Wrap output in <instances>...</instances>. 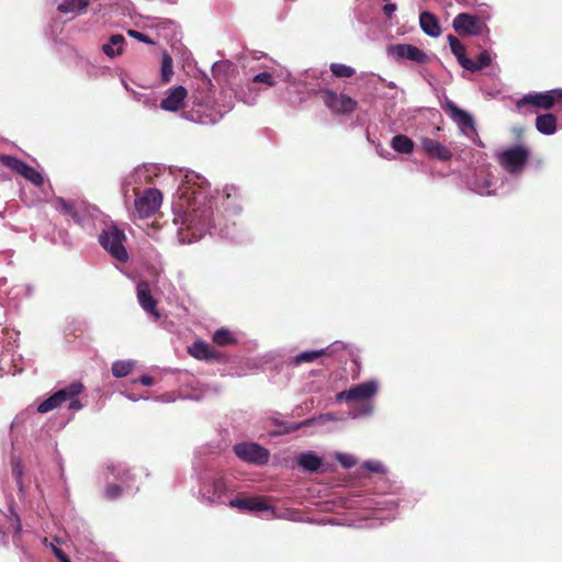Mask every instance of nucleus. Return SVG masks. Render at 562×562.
<instances>
[{
    "label": "nucleus",
    "mask_w": 562,
    "mask_h": 562,
    "mask_svg": "<svg viewBox=\"0 0 562 562\" xmlns=\"http://www.w3.org/2000/svg\"><path fill=\"white\" fill-rule=\"evenodd\" d=\"M207 180L194 171H187L172 203L173 222L181 244L199 240L206 233L223 238L238 237L237 223L228 217L240 213L238 190L226 186L216 196H209Z\"/></svg>",
    "instance_id": "nucleus-1"
},
{
    "label": "nucleus",
    "mask_w": 562,
    "mask_h": 562,
    "mask_svg": "<svg viewBox=\"0 0 562 562\" xmlns=\"http://www.w3.org/2000/svg\"><path fill=\"white\" fill-rule=\"evenodd\" d=\"M53 207L63 215L70 216L86 232L92 234L100 224L105 223V215L97 207L85 201H68L57 196L52 202Z\"/></svg>",
    "instance_id": "nucleus-2"
},
{
    "label": "nucleus",
    "mask_w": 562,
    "mask_h": 562,
    "mask_svg": "<svg viewBox=\"0 0 562 562\" xmlns=\"http://www.w3.org/2000/svg\"><path fill=\"white\" fill-rule=\"evenodd\" d=\"M378 391L379 382L372 379L337 393L336 400L353 404L348 415L350 418L357 419L372 415L374 405L371 400L376 395Z\"/></svg>",
    "instance_id": "nucleus-3"
},
{
    "label": "nucleus",
    "mask_w": 562,
    "mask_h": 562,
    "mask_svg": "<svg viewBox=\"0 0 562 562\" xmlns=\"http://www.w3.org/2000/svg\"><path fill=\"white\" fill-rule=\"evenodd\" d=\"M198 498L202 504L218 506L226 504L229 487L225 475L214 469L207 468L199 475Z\"/></svg>",
    "instance_id": "nucleus-4"
},
{
    "label": "nucleus",
    "mask_w": 562,
    "mask_h": 562,
    "mask_svg": "<svg viewBox=\"0 0 562 562\" xmlns=\"http://www.w3.org/2000/svg\"><path fill=\"white\" fill-rule=\"evenodd\" d=\"M100 246L116 261L125 263L130 256L126 249L127 237L114 223L105 224L98 235Z\"/></svg>",
    "instance_id": "nucleus-5"
},
{
    "label": "nucleus",
    "mask_w": 562,
    "mask_h": 562,
    "mask_svg": "<svg viewBox=\"0 0 562 562\" xmlns=\"http://www.w3.org/2000/svg\"><path fill=\"white\" fill-rule=\"evenodd\" d=\"M83 385L80 382H72L67 386L56 391L48 398L44 400L38 406L37 412L45 414L54 408L67 405L68 409L80 411L83 405L79 400V394L82 392Z\"/></svg>",
    "instance_id": "nucleus-6"
},
{
    "label": "nucleus",
    "mask_w": 562,
    "mask_h": 562,
    "mask_svg": "<svg viewBox=\"0 0 562 562\" xmlns=\"http://www.w3.org/2000/svg\"><path fill=\"white\" fill-rule=\"evenodd\" d=\"M491 18L487 10H482L480 15L459 13L452 21V26L459 35H480L486 29L485 21Z\"/></svg>",
    "instance_id": "nucleus-7"
},
{
    "label": "nucleus",
    "mask_w": 562,
    "mask_h": 562,
    "mask_svg": "<svg viewBox=\"0 0 562 562\" xmlns=\"http://www.w3.org/2000/svg\"><path fill=\"white\" fill-rule=\"evenodd\" d=\"M530 151L526 146L516 145L499 151L497 155L501 166L510 175L520 173L527 164Z\"/></svg>",
    "instance_id": "nucleus-8"
},
{
    "label": "nucleus",
    "mask_w": 562,
    "mask_h": 562,
    "mask_svg": "<svg viewBox=\"0 0 562 562\" xmlns=\"http://www.w3.org/2000/svg\"><path fill=\"white\" fill-rule=\"evenodd\" d=\"M472 191L480 195L504 194L509 191L505 188V183L496 184L493 175L487 168L475 171L473 180L470 182Z\"/></svg>",
    "instance_id": "nucleus-9"
},
{
    "label": "nucleus",
    "mask_w": 562,
    "mask_h": 562,
    "mask_svg": "<svg viewBox=\"0 0 562 562\" xmlns=\"http://www.w3.org/2000/svg\"><path fill=\"white\" fill-rule=\"evenodd\" d=\"M233 451L244 462L263 465L270 458V452L257 442H238L233 446Z\"/></svg>",
    "instance_id": "nucleus-10"
},
{
    "label": "nucleus",
    "mask_w": 562,
    "mask_h": 562,
    "mask_svg": "<svg viewBox=\"0 0 562 562\" xmlns=\"http://www.w3.org/2000/svg\"><path fill=\"white\" fill-rule=\"evenodd\" d=\"M445 111L450 116V119L457 124V126L460 130V133L475 142V138L477 137V132L475 130L473 116L469 112L460 109L454 102L450 100H447L445 104Z\"/></svg>",
    "instance_id": "nucleus-11"
},
{
    "label": "nucleus",
    "mask_w": 562,
    "mask_h": 562,
    "mask_svg": "<svg viewBox=\"0 0 562 562\" xmlns=\"http://www.w3.org/2000/svg\"><path fill=\"white\" fill-rule=\"evenodd\" d=\"M108 469L113 479L121 482V484H108L104 490L105 498L113 501L119 498L123 492L132 490L133 486L130 483L132 475L130 474V470L126 468V465L122 463L112 464Z\"/></svg>",
    "instance_id": "nucleus-12"
},
{
    "label": "nucleus",
    "mask_w": 562,
    "mask_h": 562,
    "mask_svg": "<svg viewBox=\"0 0 562 562\" xmlns=\"http://www.w3.org/2000/svg\"><path fill=\"white\" fill-rule=\"evenodd\" d=\"M162 195L157 189H147L135 199V211L139 218L149 217L160 206Z\"/></svg>",
    "instance_id": "nucleus-13"
},
{
    "label": "nucleus",
    "mask_w": 562,
    "mask_h": 562,
    "mask_svg": "<svg viewBox=\"0 0 562 562\" xmlns=\"http://www.w3.org/2000/svg\"><path fill=\"white\" fill-rule=\"evenodd\" d=\"M324 103L334 113L347 114L351 113L357 108V102L352 98L344 93H336L331 90H326L323 95Z\"/></svg>",
    "instance_id": "nucleus-14"
},
{
    "label": "nucleus",
    "mask_w": 562,
    "mask_h": 562,
    "mask_svg": "<svg viewBox=\"0 0 562 562\" xmlns=\"http://www.w3.org/2000/svg\"><path fill=\"white\" fill-rule=\"evenodd\" d=\"M0 160L4 166L16 171L25 179H27L30 182H32L34 186L41 187L44 183L43 175L33 167L26 165L24 161L8 155L1 156Z\"/></svg>",
    "instance_id": "nucleus-15"
},
{
    "label": "nucleus",
    "mask_w": 562,
    "mask_h": 562,
    "mask_svg": "<svg viewBox=\"0 0 562 562\" xmlns=\"http://www.w3.org/2000/svg\"><path fill=\"white\" fill-rule=\"evenodd\" d=\"M557 103L555 89L544 92L528 93L517 100L516 106L521 110L524 106L531 105L533 108L549 110Z\"/></svg>",
    "instance_id": "nucleus-16"
},
{
    "label": "nucleus",
    "mask_w": 562,
    "mask_h": 562,
    "mask_svg": "<svg viewBox=\"0 0 562 562\" xmlns=\"http://www.w3.org/2000/svg\"><path fill=\"white\" fill-rule=\"evenodd\" d=\"M295 461L303 471L308 473H325L330 469V464L324 462L323 458L312 450L299 453Z\"/></svg>",
    "instance_id": "nucleus-17"
},
{
    "label": "nucleus",
    "mask_w": 562,
    "mask_h": 562,
    "mask_svg": "<svg viewBox=\"0 0 562 562\" xmlns=\"http://www.w3.org/2000/svg\"><path fill=\"white\" fill-rule=\"evenodd\" d=\"M225 505L232 508H236L240 512L250 513H263L272 509V507L266 501L257 497L227 498Z\"/></svg>",
    "instance_id": "nucleus-18"
},
{
    "label": "nucleus",
    "mask_w": 562,
    "mask_h": 562,
    "mask_svg": "<svg viewBox=\"0 0 562 562\" xmlns=\"http://www.w3.org/2000/svg\"><path fill=\"white\" fill-rule=\"evenodd\" d=\"M390 53L396 59L411 60L422 65L427 64L429 59L424 50L411 44L394 45L390 48Z\"/></svg>",
    "instance_id": "nucleus-19"
},
{
    "label": "nucleus",
    "mask_w": 562,
    "mask_h": 562,
    "mask_svg": "<svg viewBox=\"0 0 562 562\" xmlns=\"http://www.w3.org/2000/svg\"><path fill=\"white\" fill-rule=\"evenodd\" d=\"M137 300L142 308L153 316L155 321L160 318L157 310V301L153 297L149 284L146 281H140L136 286Z\"/></svg>",
    "instance_id": "nucleus-20"
},
{
    "label": "nucleus",
    "mask_w": 562,
    "mask_h": 562,
    "mask_svg": "<svg viewBox=\"0 0 562 562\" xmlns=\"http://www.w3.org/2000/svg\"><path fill=\"white\" fill-rule=\"evenodd\" d=\"M342 347L344 344H341L340 341H335L333 345L328 346L325 349L302 351L296 356L289 358L288 363L291 366H300L302 363L313 362L321 356L335 352Z\"/></svg>",
    "instance_id": "nucleus-21"
},
{
    "label": "nucleus",
    "mask_w": 562,
    "mask_h": 562,
    "mask_svg": "<svg viewBox=\"0 0 562 562\" xmlns=\"http://www.w3.org/2000/svg\"><path fill=\"white\" fill-rule=\"evenodd\" d=\"M187 94L188 91L183 86L170 88L167 91L166 98L161 100L160 108L168 112L178 111L180 108H182Z\"/></svg>",
    "instance_id": "nucleus-22"
},
{
    "label": "nucleus",
    "mask_w": 562,
    "mask_h": 562,
    "mask_svg": "<svg viewBox=\"0 0 562 562\" xmlns=\"http://www.w3.org/2000/svg\"><path fill=\"white\" fill-rule=\"evenodd\" d=\"M422 148L427 156L441 161H449L452 158V151L447 146L429 137L422 139Z\"/></svg>",
    "instance_id": "nucleus-23"
},
{
    "label": "nucleus",
    "mask_w": 562,
    "mask_h": 562,
    "mask_svg": "<svg viewBox=\"0 0 562 562\" xmlns=\"http://www.w3.org/2000/svg\"><path fill=\"white\" fill-rule=\"evenodd\" d=\"M337 420H341V418L338 417L335 413H325V414H321V415L312 417V418H307L303 422H300L299 424H289L279 434H291V432H294L303 427L322 426V425H325L326 423L337 422Z\"/></svg>",
    "instance_id": "nucleus-24"
},
{
    "label": "nucleus",
    "mask_w": 562,
    "mask_h": 562,
    "mask_svg": "<svg viewBox=\"0 0 562 562\" xmlns=\"http://www.w3.org/2000/svg\"><path fill=\"white\" fill-rule=\"evenodd\" d=\"M234 108V98L231 90H224L216 101V113L209 119H200L201 124L216 123L225 113Z\"/></svg>",
    "instance_id": "nucleus-25"
},
{
    "label": "nucleus",
    "mask_w": 562,
    "mask_h": 562,
    "mask_svg": "<svg viewBox=\"0 0 562 562\" xmlns=\"http://www.w3.org/2000/svg\"><path fill=\"white\" fill-rule=\"evenodd\" d=\"M189 353L199 360L218 361L222 353L204 341H195L189 347Z\"/></svg>",
    "instance_id": "nucleus-26"
},
{
    "label": "nucleus",
    "mask_w": 562,
    "mask_h": 562,
    "mask_svg": "<svg viewBox=\"0 0 562 562\" xmlns=\"http://www.w3.org/2000/svg\"><path fill=\"white\" fill-rule=\"evenodd\" d=\"M419 25L425 34L430 37H438L441 34L439 21L435 14L424 11L419 15Z\"/></svg>",
    "instance_id": "nucleus-27"
},
{
    "label": "nucleus",
    "mask_w": 562,
    "mask_h": 562,
    "mask_svg": "<svg viewBox=\"0 0 562 562\" xmlns=\"http://www.w3.org/2000/svg\"><path fill=\"white\" fill-rule=\"evenodd\" d=\"M91 0H63L57 5V11L63 14H83L90 5Z\"/></svg>",
    "instance_id": "nucleus-28"
},
{
    "label": "nucleus",
    "mask_w": 562,
    "mask_h": 562,
    "mask_svg": "<svg viewBox=\"0 0 562 562\" xmlns=\"http://www.w3.org/2000/svg\"><path fill=\"white\" fill-rule=\"evenodd\" d=\"M125 37L122 34H113L109 42L102 45V52L110 58H115L123 53Z\"/></svg>",
    "instance_id": "nucleus-29"
},
{
    "label": "nucleus",
    "mask_w": 562,
    "mask_h": 562,
    "mask_svg": "<svg viewBox=\"0 0 562 562\" xmlns=\"http://www.w3.org/2000/svg\"><path fill=\"white\" fill-rule=\"evenodd\" d=\"M536 128L540 134L553 135L557 132V117L551 113L538 115Z\"/></svg>",
    "instance_id": "nucleus-30"
},
{
    "label": "nucleus",
    "mask_w": 562,
    "mask_h": 562,
    "mask_svg": "<svg viewBox=\"0 0 562 562\" xmlns=\"http://www.w3.org/2000/svg\"><path fill=\"white\" fill-rule=\"evenodd\" d=\"M464 69L469 71H479L492 63V55L488 50H482L476 60H472L471 58H464Z\"/></svg>",
    "instance_id": "nucleus-31"
},
{
    "label": "nucleus",
    "mask_w": 562,
    "mask_h": 562,
    "mask_svg": "<svg viewBox=\"0 0 562 562\" xmlns=\"http://www.w3.org/2000/svg\"><path fill=\"white\" fill-rule=\"evenodd\" d=\"M391 148L398 154H412L415 147L413 139L403 134L395 135L390 143Z\"/></svg>",
    "instance_id": "nucleus-32"
},
{
    "label": "nucleus",
    "mask_w": 562,
    "mask_h": 562,
    "mask_svg": "<svg viewBox=\"0 0 562 562\" xmlns=\"http://www.w3.org/2000/svg\"><path fill=\"white\" fill-rule=\"evenodd\" d=\"M212 340L217 346H231L238 342L236 333L225 327L215 330Z\"/></svg>",
    "instance_id": "nucleus-33"
},
{
    "label": "nucleus",
    "mask_w": 562,
    "mask_h": 562,
    "mask_svg": "<svg viewBox=\"0 0 562 562\" xmlns=\"http://www.w3.org/2000/svg\"><path fill=\"white\" fill-rule=\"evenodd\" d=\"M122 85L124 86L126 91L131 93L132 98L136 102L143 104L146 108H156V99L153 97V94L135 91L127 85V82L124 79H122Z\"/></svg>",
    "instance_id": "nucleus-34"
},
{
    "label": "nucleus",
    "mask_w": 562,
    "mask_h": 562,
    "mask_svg": "<svg viewBox=\"0 0 562 562\" xmlns=\"http://www.w3.org/2000/svg\"><path fill=\"white\" fill-rule=\"evenodd\" d=\"M135 368L133 360H117L112 364V374L115 378H124L128 375Z\"/></svg>",
    "instance_id": "nucleus-35"
},
{
    "label": "nucleus",
    "mask_w": 562,
    "mask_h": 562,
    "mask_svg": "<svg viewBox=\"0 0 562 562\" xmlns=\"http://www.w3.org/2000/svg\"><path fill=\"white\" fill-rule=\"evenodd\" d=\"M448 42L452 54L457 57L459 64L464 68L465 46L453 35H448Z\"/></svg>",
    "instance_id": "nucleus-36"
},
{
    "label": "nucleus",
    "mask_w": 562,
    "mask_h": 562,
    "mask_svg": "<svg viewBox=\"0 0 562 562\" xmlns=\"http://www.w3.org/2000/svg\"><path fill=\"white\" fill-rule=\"evenodd\" d=\"M173 75V61L171 56L167 53H162V59H161V69H160V77L161 81L164 83H167L171 80Z\"/></svg>",
    "instance_id": "nucleus-37"
},
{
    "label": "nucleus",
    "mask_w": 562,
    "mask_h": 562,
    "mask_svg": "<svg viewBox=\"0 0 562 562\" xmlns=\"http://www.w3.org/2000/svg\"><path fill=\"white\" fill-rule=\"evenodd\" d=\"M31 286L26 284L14 285L7 293L8 300L16 302L23 296L31 295Z\"/></svg>",
    "instance_id": "nucleus-38"
},
{
    "label": "nucleus",
    "mask_w": 562,
    "mask_h": 562,
    "mask_svg": "<svg viewBox=\"0 0 562 562\" xmlns=\"http://www.w3.org/2000/svg\"><path fill=\"white\" fill-rule=\"evenodd\" d=\"M330 71L337 78H349L356 74V70L347 65L333 63L330 65Z\"/></svg>",
    "instance_id": "nucleus-39"
},
{
    "label": "nucleus",
    "mask_w": 562,
    "mask_h": 562,
    "mask_svg": "<svg viewBox=\"0 0 562 562\" xmlns=\"http://www.w3.org/2000/svg\"><path fill=\"white\" fill-rule=\"evenodd\" d=\"M334 457L345 469H350L357 464V458L350 453L335 452Z\"/></svg>",
    "instance_id": "nucleus-40"
},
{
    "label": "nucleus",
    "mask_w": 562,
    "mask_h": 562,
    "mask_svg": "<svg viewBox=\"0 0 562 562\" xmlns=\"http://www.w3.org/2000/svg\"><path fill=\"white\" fill-rule=\"evenodd\" d=\"M252 82L255 83H263L268 87H272L276 85L273 74L269 71H262L252 77Z\"/></svg>",
    "instance_id": "nucleus-41"
},
{
    "label": "nucleus",
    "mask_w": 562,
    "mask_h": 562,
    "mask_svg": "<svg viewBox=\"0 0 562 562\" xmlns=\"http://www.w3.org/2000/svg\"><path fill=\"white\" fill-rule=\"evenodd\" d=\"M362 468L372 473H385L386 469L382 462L378 460H367L363 462Z\"/></svg>",
    "instance_id": "nucleus-42"
},
{
    "label": "nucleus",
    "mask_w": 562,
    "mask_h": 562,
    "mask_svg": "<svg viewBox=\"0 0 562 562\" xmlns=\"http://www.w3.org/2000/svg\"><path fill=\"white\" fill-rule=\"evenodd\" d=\"M375 504L379 510L393 509L397 506V499L394 497H381Z\"/></svg>",
    "instance_id": "nucleus-43"
},
{
    "label": "nucleus",
    "mask_w": 562,
    "mask_h": 562,
    "mask_svg": "<svg viewBox=\"0 0 562 562\" xmlns=\"http://www.w3.org/2000/svg\"><path fill=\"white\" fill-rule=\"evenodd\" d=\"M127 35L130 37H132L138 42L145 43V44H149V45L155 44V42L150 37H148L146 34L135 31V30H127Z\"/></svg>",
    "instance_id": "nucleus-44"
},
{
    "label": "nucleus",
    "mask_w": 562,
    "mask_h": 562,
    "mask_svg": "<svg viewBox=\"0 0 562 562\" xmlns=\"http://www.w3.org/2000/svg\"><path fill=\"white\" fill-rule=\"evenodd\" d=\"M49 547L52 548L53 550V553L55 554V557L60 561V562H70V559L67 557V554L64 553V551L61 549H59L58 547H56L55 544L53 543H49Z\"/></svg>",
    "instance_id": "nucleus-45"
},
{
    "label": "nucleus",
    "mask_w": 562,
    "mask_h": 562,
    "mask_svg": "<svg viewBox=\"0 0 562 562\" xmlns=\"http://www.w3.org/2000/svg\"><path fill=\"white\" fill-rule=\"evenodd\" d=\"M387 3H385L382 8V11L384 13V15L389 19H391L393 16V14L395 13V11L397 10V5L395 3H391L389 1H386Z\"/></svg>",
    "instance_id": "nucleus-46"
},
{
    "label": "nucleus",
    "mask_w": 562,
    "mask_h": 562,
    "mask_svg": "<svg viewBox=\"0 0 562 562\" xmlns=\"http://www.w3.org/2000/svg\"><path fill=\"white\" fill-rule=\"evenodd\" d=\"M228 63L227 61H218V63H215L212 67V72L214 76H216L218 72L221 71H224L226 70V68L228 67Z\"/></svg>",
    "instance_id": "nucleus-47"
},
{
    "label": "nucleus",
    "mask_w": 562,
    "mask_h": 562,
    "mask_svg": "<svg viewBox=\"0 0 562 562\" xmlns=\"http://www.w3.org/2000/svg\"><path fill=\"white\" fill-rule=\"evenodd\" d=\"M271 422L274 426H278L280 429L278 431L274 432V435H280L279 432L281 430H283L285 428L286 425H289L290 423H286V422H282L279 417L274 416V417H271Z\"/></svg>",
    "instance_id": "nucleus-48"
},
{
    "label": "nucleus",
    "mask_w": 562,
    "mask_h": 562,
    "mask_svg": "<svg viewBox=\"0 0 562 562\" xmlns=\"http://www.w3.org/2000/svg\"><path fill=\"white\" fill-rule=\"evenodd\" d=\"M121 394L124 395L130 401H133V402H137L139 400H147L146 396H140V395H137L135 393L122 392Z\"/></svg>",
    "instance_id": "nucleus-49"
},
{
    "label": "nucleus",
    "mask_w": 562,
    "mask_h": 562,
    "mask_svg": "<svg viewBox=\"0 0 562 562\" xmlns=\"http://www.w3.org/2000/svg\"><path fill=\"white\" fill-rule=\"evenodd\" d=\"M140 382L142 385H145V386H151L154 384V379L149 375H142L138 380Z\"/></svg>",
    "instance_id": "nucleus-50"
},
{
    "label": "nucleus",
    "mask_w": 562,
    "mask_h": 562,
    "mask_svg": "<svg viewBox=\"0 0 562 562\" xmlns=\"http://www.w3.org/2000/svg\"><path fill=\"white\" fill-rule=\"evenodd\" d=\"M456 1L464 7H473L476 3V0H456Z\"/></svg>",
    "instance_id": "nucleus-51"
},
{
    "label": "nucleus",
    "mask_w": 562,
    "mask_h": 562,
    "mask_svg": "<svg viewBox=\"0 0 562 562\" xmlns=\"http://www.w3.org/2000/svg\"><path fill=\"white\" fill-rule=\"evenodd\" d=\"M12 472L13 474L16 476L18 480L21 479V475H22V471H21V468L19 464H14L13 468H12Z\"/></svg>",
    "instance_id": "nucleus-52"
},
{
    "label": "nucleus",
    "mask_w": 562,
    "mask_h": 562,
    "mask_svg": "<svg viewBox=\"0 0 562 562\" xmlns=\"http://www.w3.org/2000/svg\"><path fill=\"white\" fill-rule=\"evenodd\" d=\"M157 400L161 401V402H165V403H169V402H173L175 398L169 395V394H165V395H161V396H158Z\"/></svg>",
    "instance_id": "nucleus-53"
},
{
    "label": "nucleus",
    "mask_w": 562,
    "mask_h": 562,
    "mask_svg": "<svg viewBox=\"0 0 562 562\" xmlns=\"http://www.w3.org/2000/svg\"><path fill=\"white\" fill-rule=\"evenodd\" d=\"M243 101H244L246 104L251 105V104H254V103H255V101H256V94H254V95H252V94H250L249 97L244 98V99H243Z\"/></svg>",
    "instance_id": "nucleus-54"
},
{
    "label": "nucleus",
    "mask_w": 562,
    "mask_h": 562,
    "mask_svg": "<svg viewBox=\"0 0 562 562\" xmlns=\"http://www.w3.org/2000/svg\"><path fill=\"white\" fill-rule=\"evenodd\" d=\"M379 155L385 159H391V154L385 149L381 148L378 150Z\"/></svg>",
    "instance_id": "nucleus-55"
},
{
    "label": "nucleus",
    "mask_w": 562,
    "mask_h": 562,
    "mask_svg": "<svg viewBox=\"0 0 562 562\" xmlns=\"http://www.w3.org/2000/svg\"><path fill=\"white\" fill-rule=\"evenodd\" d=\"M137 175H138V171H136L134 175L128 176L125 180L126 183H128V184L133 183L135 181V178L137 177Z\"/></svg>",
    "instance_id": "nucleus-56"
},
{
    "label": "nucleus",
    "mask_w": 562,
    "mask_h": 562,
    "mask_svg": "<svg viewBox=\"0 0 562 562\" xmlns=\"http://www.w3.org/2000/svg\"><path fill=\"white\" fill-rule=\"evenodd\" d=\"M557 92V102L562 101V89H555Z\"/></svg>",
    "instance_id": "nucleus-57"
},
{
    "label": "nucleus",
    "mask_w": 562,
    "mask_h": 562,
    "mask_svg": "<svg viewBox=\"0 0 562 562\" xmlns=\"http://www.w3.org/2000/svg\"><path fill=\"white\" fill-rule=\"evenodd\" d=\"M15 531L16 532L21 531V522H20L19 518H16Z\"/></svg>",
    "instance_id": "nucleus-58"
}]
</instances>
